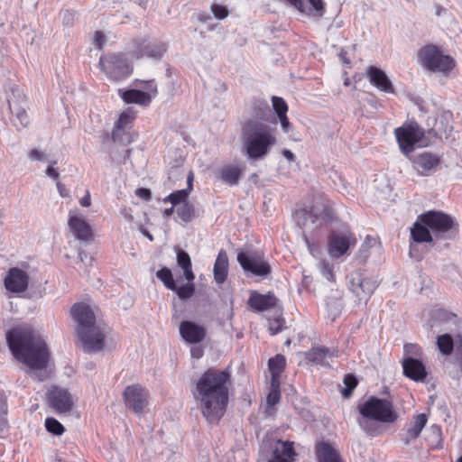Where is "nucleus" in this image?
I'll return each instance as SVG.
<instances>
[{"mask_svg":"<svg viewBox=\"0 0 462 462\" xmlns=\"http://www.w3.org/2000/svg\"><path fill=\"white\" fill-rule=\"evenodd\" d=\"M394 135L400 151L407 157H410L416 146H426L421 143L425 137V130L414 120L406 121L395 128Z\"/></svg>","mask_w":462,"mask_h":462,"instance_id":"nucleus-8","label":"nucleus"},{"mask_svg":"<svg viewBox=\"0 0 462 462\" xmlns=\"http://www.w3.org/2000/svg\"><path fill=\"white\" fill-rule=\"evenodd\" d=\"M343 383L345 387L341 391V394L345 399H349L358 384V380L354 374H347L344 376Z\"/></svg>","mask_w":462,"mask_h":462,"instance_id":"nucleus-38","label":"nucleus"},{"mask_svg":"<svg viewBox=\"0 0 462 462\" xmlns=\"http://www.w3.org/2000/svg\"><path fill=\"white\" fill-rule=\"evenodd\" d=\"M68 226L74 237L78 240L89 242L94 239L92 226L83 215L69 212Z\"/></svg>","mask_w":462,"mask_h":462,"instance_id":"nucleus-16","label":"nucleus"},{"mask_svg":"<svg viewBox=\"0 0 462 462\" xmlns=\"http://www.w3.org/2000/svg\"><path fill=\"white\" fill-rule=\"evenodd\" d=\"M179 332L181 338L188 344H199L203 342L207 336V328L190 320H183L179 326Z\"/></svg>","mask_w":462,"mask_h":462,"instance_id":"nucleus-19","label":"nucleus"},{"mask_svg":"<svg viewBox=\"0 0 462 462\" xmlns=\"http://www.w3.org/2000/svg\"><path fill=\"white\" fill-rule=\"evenodd\" d=\"M145 88L149 89L153 94V96L157 95V87L154 80L147 81Z\"/></svg>","mask_w":462,"mask_h":462,"instance_id":"nucleus-59","label":"nucleus"},{"mask_svg":"<svg viewBox=\"0 0 462 462\" xmlns=\"http://www.w3.org/2000/svg\"><path fill=\"white\" fill-rule=\"evenodd\" d=\"M278 298L276 295L269 291L266 294H262L257 291H252L247 300L249 308L255 312H263L274 309L278 304Z\"/></svg>","mask_w":462,"mask_h":462,"instance_id":"nucleus-20","label":"nucleus"},{"mask_svg":"<svg viewBox=\"0 0 462 462\" xmlns=\"http://www.w3.org/2000/svg\"><path fill=\"white\" fill-rule=\"evenodd\" d=\"M73 319L78 323L77 334L85 352H98L105 347V333L96 326V315L92 309L82 302L76 303L70 310Z\"/></svg>","mask_w":462,"mask_h":462,"instance_id":"nucleus-5","label":"nucleus"},{"mask_svg":"<svg viewBox=\"0 0 462 462\" xmlns=\"http://www.w3.org/2000/svg\"><path fill=\"white\" fill-rule=\"evenodd\" d=\"M176 211L179 217L186 223L190 222L195 217V208L189 201L178 207Z\"/></svg>","mask_w":462,"mask_h":462,"instance_id":"nucleus-41","label":"nucleus"},{"mask_svg":"<svg viewBox=\"0 0 462 462\" xmlns=\"http://www.w3.org/2000/svg\"><path fill=\"white\" fill-rule=\"evenodd\" d=\"M285 319L282 317L270 319L268 320V330L270 335L274 336L284 329Z\"/></svg>","mask_w":462,"mask_h":462,"instance_id":"nucleus-44","label":"nucleus"},{"mask_svg":"<svg viewBox=\"0 0 462 462\" xmlns=\"http://www.w3.org/2000/svg\"><path fill=\"white\" fill-rule=\"evenodd\" d=\"M278 119L281 123L282 131L285 133H288L291 125V122L289 120L287 114L282 116H278Z\"/></svg>","mask_w":462,"mask_h":462,"instance_id":"nucleus-53","label":"nucleus"},{"mask_svg":"<svg viewBox=\"0 0 462 462\" xmlns=\"http://www.w3.org/2000/svg\"><path fill=\"white\" fill-rule=\"evenodd\" d=\"M243 147L248 158L262 159L277 143L276 127L263 122L248 119L242 125Z\"/></svg>","mask_w":462,"mask_h":462,"instance_id":"nucleus-3","label":"nucleus"},{"mask_svg":"<svg viewBox=\"0 0 462 462\" xmlns=\"http://www.w3.org/2000/svg\"><path fill=\"white\" fill-rule=\"evenodd\" d=\"M119 96L126 104H137L143 106H148L152 102V95L150 93L138 89H119Z\"/></svg>","mask_w":462,"mask_h":462,"instance_id":"nucleus-29","label":"nucleus"},{"mask_svg":"<svg viewBox=\"0 0 462 462\" xmlns=\"http://www.w3.org/2000/svg\"><path fill=\"white\" fill-rule=\"evenodd\" d=\"M192 184H189V188L179 189L171 192L166 198L163 199V201L170 202L173 207L178 205H182L188 201L189 195L192 190Z\"/></svg>","mask_w":462,"mask_h":462,"instance_id":"nucleus-35","label":"nucleus"},{"mask_svg":"<svg viewBox=\"0 0 462 462\" xmlns=\"http://www.w3.org/2000/svg\"><path fill=\"white\" fill-rule=\"evenodd\" d=\"M356 243V235L348 227L344 230H333L327 238V250L330 257L337 259L346 254Z\"/></svg>","mask_w":462,"mask_h":462,"instance_id":"nucleus-10","label":"nucleus"},{"mask_svg":"<svg viewBox=\"0 0 462 462\" xmlns=\"http://www.w3.org/2000/svg\"><path fill=\"white\" fill-rule=\"evenodd\" d=\"M213 273L217 283L221 284L226 280L228 273V257L224 249L218 252L214 263Z\"/></svg>","mask_w":462,"mask_h":462,"instance_id":"nucleus-32","label":"nucleus"},{"mask_svg":"<svg viewBox=\"0 0 462 462\" xmlns=\"http://www.w3.org/2000/svg\"><path fill=\"white\" fill-rule=\"evenodd\" d=\"M175 291L180 300H187L193 296L195 293V284L193 281H187V283L181 286H177L176 289H171Z\"/></svg>","mask_w":462,"mask_h":462,"instance_id":"nucleus-42","label":"nucleus"},{"mask_svg":"<svg viewBox=\"0 0 462 462\" xmlns=\"http://www.w3.org/2000/svg\"><path fill=\"white\" fill-rule=\"evenodd\" d=\"M297 216L310 218L312 223L320 220L324 224H332L338 220L333 203L324 195L316 198L312 206L299 209Z\"/></svg>","mask_w":462,"mask_h":462,"instance_id":"nucleus-9","label":"nucleus"},{"mask_svg":"<svg viewBox=\"0 0 462 462\" xmlns=\"http://www.w3.org/2000/svg\"><path fill=\"white\" fill-rule=\"evenodd\" d=\"M123 399L127 409L136 414H140L148 406L150 394L147 389L136 383L128 385L125 389Z\"/></svg>","mask_w":462,"mask_h":462,"instance_id":"nucleus-12","label":"nucleus"},{"mask_svg":"<svg viewBox=\"0 0 462 462\" xmlns=\"http://www.w3.org/2000/svg\"><path fill=\"white\" fill-rule=\"evenodd\" d=\"M7 403H6V397L5 394H0V409L6 410Z\"/></svg>","mask_w":462,"mask_h":462,"instance_id":"nucleus-62","label":"nucleus"},{"mask_svg":"<svg viewBox=\"0 0 462 462\" xmlns=\"http://www.w3.org/2000/svg\"><path fill=\"white\" fill-rule=\"evenodd\" d=\"M237 261L245 273L255 276L266 277L272 273L270 264L257 253L240 252L237 254Z\"/></svg>","mask_w":462,"mask_h":462,"instance_id":"nucleus-13","label":"nucleus"},{"mask_svg":"<svg viewBox=\"0 0 462 462\" xmlns=\"http://www.w3.org/2000/svg\"><path fill=\"white\" fill-rule=\"evenodd\" d=\"M272 103L273 110L275 111L277 117L286 115L288 112V105L282 97H273Z\"/></svg>","mask_w":462,"mask_h":462,"instance_id":"nucleus-45","label":"nucleus"},{"mask_svg":"<svg viewBox=\"0 0 462 462\" xmlns=\"http://www.w3.org/2000/svg\"><path fill=\"white\" fill-rule=\"evenodd\" d=\"M75 14L76 13L72 10H65L63 13V24L67 26L73 25Z\"/></svg>","mask_w":462,"mask_h":462,"instance_id":"nucleus-50","label":"nucleus"},{"mask_svg":"<svg viewBox=\"0 0 462 462\" xmlns=\"http://www.w3.org/2000/svg\"><path fill=\"white\" fill-rule=\"evenodd\" d=\"M441 162V157L430 152H423L411 159L413 168L420 176H429L436 171Z\"/></svg>","mask_w":462,"mask_h":462,"instance_id":"nucleus-18","label":"nucleus"},{"mask_svg":"<svg viewBox=\"0 0 462 462\" xmlns=\"http://www.w3.org/2000/svg\"><path fill=\"white\" fill-rule=\"evenodd\" d=\"M420 347L417 345L414 344H405L404 345V351L406 354H415L418 355L420 352Z\"/></svg>","mask_w":462,"mask_h":462,"instance_id":"nucleus-55","label":"nucleus"},{"mask_svg":"<svg viewBox=\"0 0 462 462\" xmlns=\"http://www.w3.org/2000/svg\"><path fill=\"white\" fill-rule=\"evenodd\" d=\"M296 456L293 443L285 441L282 442V448H276L273 451V457L268 462H293Z\"/></svg>","mask_w":462,"mask_h":462,"instance_id":"nucleus-33","label":"nucleus"},{"mask_svg":"<svg viewBox=\"0 0 462 462\" xmlns=\"http://www.w3.org/2000/svg\"><path fill=\"white\" fill-rule=\"evenodd\" d=\"M437 346L440 353L448 356L454 349V340L449 334H443L437 337Z\"/></svg>","mask_w":462,"mask_h":462,"instance_id":"nucleus-36","label":"nucleus"},{"mask_svg":"<svg viewBox=\"0 0 462 462\" xmlns=\"http://www.w3.org/2000/svg\"><path fill=\"white\" fill-rule=\"evenodd\" d=\"M156 276L167 289L171 291V289H176V282L173 279V275L171 269L163 267L157 271Z\"/></svg>","mask_w":462,"mask_h":462,"instance_id":"nucleus-40","label":"nucleus"},{"mask_svg":"<svg viewBox=\"0 0 462 462\" xmlns=\"http://www.w3.org/2000/svg\"><path fill=\"white\" fill-rule=\"evenodd\" d=\"M49 405L57 413H69L74 407L75 401L70 393L64 388L52 386L46 395Z\"/></svg>","mask_w":462,"mask_h":462,"instance_id":"nucleus-15","label":"nucleus"},{"mask_svg":"<svg viewBox=\"0 0 462 462\" xmlns=\"http://www.w3.org/2000/svg\"><path fill=\"white\" fill-rule=\"evenodd\" d=\"M352 291L357 297L364 299L370 297L377 288V282L370 277H362L358 274L351 281Z\"/></svg>","mask_w":462,"mask_h":462,"instance_id":"nucleus-27","label":"nucleus"},{"mask_svg":"<svg viewBox=\"0 0 462 462\" xmlns=\"http://www.w3.org/2000/svg\"><path fill=\"white\" fill-rule=\"evenodd\" d=\"M166 51L167 46L163 42H148L142 40L135 44L134 55L137 59L143 57L161 59Z\"/></svg>","mask_w":462,"mask_h":462,"instance_id":"nucleus-24","label":"nucleus"},{"mask_svg":"<svg viewBox=\"0 0 462 462\" xmlns=\"http://www.w3.org/2000/svg\"><path fill=\"white\" fill-rule=\"evenodd\" d=\"M230 386L231 372L228 368H208L197 380L192 395L208 423H218L226 414Z\"/></svg>","mask_w":462,"mask_h":462,"instance_id":"nucleus-1","label":"nucleus"},{"mask_svg":"<svg viewBox=\"0 0 462 462\" xmlns=\"http://www.w3.org/2000/svg\"><path fill=\"white\" fill-rule=\"evenodd\" d=\"M402 366L403 375L414 382H424L428 376L424 364L417 358H403Z\"/></svg>","mask_w":462,"mask_h":462,"instance_id":"nucleus-23","label":"nucleus"},{"mask_svg":"<svg viewBox=\"0 0 462 462\" xmlns=\"http://www.w3.org/2000/svg\"><path fill=\"white\" fill-rule=\"evenodd\" d=\"M29 155L32 160L40 161L43 159V153L36 149L32 150Z\"/></svg>","mask_w":462,"mask_h":462,"instance_id":"nucleus-57","label":"nucleus"},{"mask_svg":"<svg viewBox=\"0 0 462 462\" xmlns=\"http://www.w3.org/2000/svg\"><path fill=\"white\" fill-rule=\"evenodd\" d=\"M456 358L462 367V334L456 337Z\"/></svg>","mask_w":462,"mask_h":462,"instance_id":"nucleus-48","label":"nucleus"},{"mask_svg":"<svg viewBox=\"0 0 462 462\" xmlns=\"http://www.w3.org/2000/svg\"><path fill=\"white\" fill-rule=\"evenodd\" d=\"M190 355L192 358L199 359L204 355V349L199 346H192L190 349Z\"/></svg>","mask_w":462,"mask_h":462,"instance_id":"nucleus-54","label":"nucleus"},{"mask_svg":"<svg viewBox=\"0 0 462 462\" xmlns=\"http://www.w3.org/2000/svg\"><path fill=\"white\" fill-rule=\"evenodd\" d=\"M136 112L132 107L126 108L120 114L111 133L114 143L129 144L132 142L129 130L133 127Z\"/></svg>","mask_w":462,"mask_h":462,"instance_id":"nucleus-14","label":"nucleus"},{"mask_svg":"<svg viewBox=\"0 0 462 462\" xmlns=\"http://www.w3.org/2000/svg\"><path fill=\"white\" fill-rule=\"evenodd\" d=\"M321 271L323 275L328 280L329 282H335V274L333 271V266L327 261H323L321 263Z\"/></svg>","mask_w":462,"mask_h":462,"instance_id":"nucleus-47","label":"nucleus"},{"mask_svg":"<svg viewBox=\"0 0 462 462\" xmlns=\"http://www.w3.org/2000/svg\"><path fill=\"white\" fill-rule=\"evenodd\" d=\"M45 428L47 431L56 436H60L65 431L64 426L58 420L52 417H49L45 420Z\"/></svg>","mask_w":462,"mask_h":462,"instance_id":"nucleus-43","label":"nucleus"},{"mask_svg":"<svg viewBox=\"0 0 462 462\" xmlns=\"http://www.w3.org/2000/svg\"><path fill=\"white\" fill-rule=\"evenodd\" d=\"M267 365L271 374L270 382L282 383V375L287 365L286 357L282 354H277L268 360Z\"/></svg>","mask_w":462,"mask_h":462,"instance_id":"nucleus-30","label":"nucleus"},{"mask_svg":"<svg viewBox=\"0 0 462 462\" xmlns=\"http://www.w3.org/2000/svg\"><path fill=\"white\" fill-rule=\"evenodd\" d=\"M79 204L85 208H88L91 205V196L88 190H87L85 196L79 199Z\"/></svg>","mask_w":462,"mask_h":462,"instance_id":"nucleus-56","label":"nucleus"},{"mask_svg":"<svg viewBox=\"0 0 462 462\" xmlns=\"http://www.w3.org/2000/svg\"><path fill=\"white\" fill-rule=\"evenodd\" d=\"M211 11L214 16L219 20L225 19L228 15V10L226 9V7L220 5H212Z\"/></svg>","mask_w":462,"mask_h":462,"instance_id":"nucleus-46","label":"nucleus"},{"mask_svg":"<svg viewBox=\"0 0 462 462\" xmlns=\"http://www.w3.org/2000/svg\"><path fill=\"white\" fill-rule=\"evenodd\" d=\"M282 155L289 161V162H294L295 161V155L293 152L288 149H284L282 152Z\"/></svg>","mask_w":462,"mask_h":462,"instance_id":"nucleus-60","label":"nucleus"},{"mask_svg":"<svg viewBox=\"0 0 462 462\" xmlns=\"http://www.w3.org/2000/svg\"><path fill=\"white\" fill-rule=\"evenodd\" d=\"M281 383L270 382L269 393L266 397V403L268 408L273 407L279 403L281 400Z\"/></svg>","mask_w":462,"mask_h":462,"instance_id":"nucleus-37","label":"nucleus"},{"mask_svg":"<svg viewBox=\"0 0 462 462\" xmlns=\"http://www.w3.org/2000/svg\"><path fill=\"white\" fill-rule=\"evenodd\" d=\"M106 42V37L101 31H96L94 34V44L98 50H102Z\"/></svg>","mask_w":462,"mask_h":462,"instance_id":"nucleus-49","label":"nucleus"},{"mask_svg":"<svg viewBox=\"0 0 462 462\" xmlns=\"http://www.w3.org/2000/svg\"><path fill=\"white\" fill-rule=\"evenodd\" d=\"M418 60L425 69L440 72L445 76H448L457 65L450 55L444 54L434 44H427L420 48L418 51Z\"/></svg>","mask_w":462,"mask_h":462,"instance_id":"nucleus-7","label":"nucleus"},{"mask_svg":"<svg viewBox=\"0 0 462 462\" xmlns=\"http://www.w3.org/2000/svg\"><path fill=\"white\" fill-rule=\"evenodd\" d=\"M365 77L370 84L376 88L378 90L393 94L395 92L392 81L387 77L386 73L375 66H369L365 69Z\"/></svg>","mask_w":462,"mask_h":462,"instance_id":"nucleus-22","label":"nucleus"},{"mask_svg":"<svg viewBox=\"0 0 462 462\" xmlns=\"http://www.w3.org/2000/svg\"><path fill=\"white\" fill-rule=\"evenodd\" d=\"M57 188L61 197L69 196V190L65 188V186L62 183L57 182Z\"/></svg>","mask_w":462,"mask_h":462,"instance_id":"nucleus-61","label":"nucleus"},{"mask_svg":"<svg viewBox=\"0 0 462 462\" xmlns=\"http://www.w3.org/2000/svg\"><path fill=\"white\" fill-rule=\"evenodd\" d=\"M428 417L425 413L413 415L411 422L407 425L406 431L402 435V440L405 445L410 444L411 441L417 439L423 428L426 426Z\"/></svg>","mask_w":462,"mask_h":462,"instance_id":"nucleus-25","label":"nucleus"},{"mask_svg":"<svg viewBox=\"0 0 462 462\" xmlns=\"http://www.w3.org/2000/svg\"><path fill=\"white\" fill-rule=\"evenodd\" d=\"M177 254V263L180 268L183 271V275L186 281H194L195 274L192 271V263L190 256L187 252L182 249L178 248L176 250Z\"/></svg>","mask_w":462,"mask_h":462,"instance_id":"nucleus-34","label":"nucleus"},{"mask_svg":"<svg viewBox=\"0 0 462 462\" xmlns=\"http://www.w3.org/2000/svg\"><path fill=\"white\" fill-rule=\"evenodd\" d=\"M99 64L104 72L112 80L123 79L130 74L129 65L124 54L121 53L102 56Z\"/></svg>","mask_w":462,"mask_h":462,"instance_id":"nucleus-11","label":"nucleus"},{"mask_svg":"<svg viewBox=\"0 0 462 462\" xmlns=\"http://www.w3.org/2000/svg\"><path fill=\"white\" fill-rule=\"evenodd\" d=\"M304 356L311 364L324 365L327 357L338 356V349L337 347L328 348L323 346H313L304 353Z\"/></svg>","mask_w":462,"mask_h":462,"instance_id":"nucleus-26","label":"nucleus"},{"mask_svg":"<svg viewBox=\"0 0 462 462\" xmlns=\"http://www.w3.org/2000/svg\"><path fill=\"white\" fill-rule=\"evenodd\" d=\"M245 171V166L236 164H226L222 166L218 171L217 176L219 180L225 184L233 187L239 183L240 178Z\"/></svg>","mask_w":462,"mask_h":462,"instance_id":"nucleus-28","label":"nucleus"},{"mask_svg":"<svg viewBox=\"0 0 462 462\" xmlns=\"http://www.w3.org/2000/svg\"><path fill=\"white\" fill-rule=\"evenodd\" d=\"M363 428L365 430V432L370 436H377L381 433L380 428L371 423H366L365 425L363 426Z\"/></svg>","mask_w":462,"mask_h":462,"instance_id":"nucleus-52","label":"nucleus"},{"mask_svg":"<svg viewBox=\"0 0 462 462\" xmlns=\"http://www.w3.org/2000/svg\"><path fill=\"white\" fill-rule=\"evenodd\" d=\"M270 113L269 105L265 101H257L252 107V114L257 119L267 121Z\"/></svg>","mask_w":462,"mask_h":462,"instance_id":"nucleus-39","label":"nucleus"},{"mask_svg":"<svg viewBox=\"0 0 462 462\" xmlns=\"http://www.w3.org/2000/svg\"><path fill=\"white\" fill-rule=\"evenodd\" d=\"M300 14L308 17H322L326 13L324 0H285Z\"/></svg>","mask_w":462,"mask_h":462,"instance_id":"nucleus-21","label":"nucleus"},{"mask_svg":"<svg viewBox=\"0 0 462 462\" xmlns=\"http://www.w3.org/2000/svg\"><path fill=\"white\" fill-rule=\"evenodd\" d=\"M135 195L145 201H149L152 199V192L149 189L146 188L137 189L135 190Z\"/></svg>","mask_w":462,"mask_h":462,"instance_id":"nucleus-51","label":"nucleus"},{"mask_svg":"<svg viewBox=\"0 0 462 462\" xmlns=\"http://www.w3.org/2000/svg\"><path fill=\"white\" fill-rule=\"evenodd\" d=\"M357 410L363 418L382 423L391 424L399 418L392 401L375 396L359 404Z\"/></svg>","mask_w":462,"mask_h":462,"instance_id":"nucleus-6","label":"nucleus"},{"mask_svg":"<svg viewBox=\"0 0 462 462\" xmlns=\"http://www.w3.org/2000/svg\"><path fill=\"white\" fill-rule=\"evenodd\" d=\"M458 230V224L448 214L442 211L429 210L420 214L411 228V237L416 243H431L432 235L443 238L446 234Z\"/></svg>","mask_w":462,"mask_h":462,"instance_id":"nucleus-4","label":"nucleus"},{"mask_svg":"<svg viewBox=\"0 0 462 462\" xmlns=\"http://www.w3.org/2000/svg\"><path fill=\"white\" fill-rule=\"evenodd\" d=\"M29 281V274L25 271L18 267H12L4 278V285L9 292L18 294L28 289Z\"/></svg>","mask_w":462,"mask_h":462,"instance_id":"nucleus-17","label":"nucleus"},{"mask_svg":"<svg viewBox=\"0 0 462 462\" xmlns=\"http://www.w3.org/2000/svg\"><path fill=\"white\" fill-rule=\"evenodd\" d=\"M46 173L48 176H50L51 178L54 179V180H58L59 179V172L57 171L56 169H54L52 166H49L46 170Z\"/></svg>","mask_w":462,"mask_h":462,"instance_id":"nucleus-58","label":"nucleus"},{"mask_svg":"<svg viewBox=\"0 0 462 462\" xmlns=\"http://www.w3.org/2000/svg\"><path fill=\"white\" fill-rule=\"evenodd\" d=\"M315 451L319 462H343L338 451L328 442L317 443Z\"/></svg>","mask_w":462,"mask_h":462,"instance_id":"nucleus-31","label":"nucleus"},{"mask_svg":"<svg viewBox=\"0 0 462 462\" xmlns=\"http://www.w3.org/2000/svg\"><path fill=\"white\" fill-rule=\"evenodd\" d=\"M6 340L14 356L32 369L47 366L50 352L45 342L28 328H15L6 334Z\"/></svg>","mask_w":462,"mask_h":462,"instance_id":"nucleus-2","label":"nucleus"},{"mask_svg":"<svg viewBox=\"0 0 462 462\" xmlns=\"http://www.w3.org/2000/svg\"><path fill=\"white\" fill-rule=\"evenodd\" d=\"M173 211H174V209H173V206H172L171 208H166V209L163 211V216H164L165 217H170V216H171V215H172Z\"/></svg>","mask_w":462,"mask_h":462,"instance_id":"nucleus-63","label":"nucleus"},{"mask_svg":"<svg viewBox=\"0 0 462 462\" xmlns=\"http://www.w3.org/2000/svg\"><path fill=\"white\" fill-rule=\"evenodd\" d=\"M192 180H193L192 176H189V178H188V188H189V184H192Z\"/></svg>","mask_w":462,"mask_h":462,"instance_id":"nucleus-64","label":"nucleus"}]
</instances>
